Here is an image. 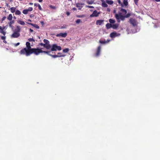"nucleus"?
<instances>
[{"label": "nucleus", "instance_id": "5fc2aeb1", "mask_svg": "<svg viewBox=\"0 0 160 160\" xmlns=\"http://www.w3.org/2000/svg\"><path fill=\"white\" fill-rule=\"evenodd\" d=\"M42 1H43V0H39L38 2H42Z\"/></svg>", "mask_w": 160, "mask_h": 160}, {"label": "nucleus", "instance_id": "37998d69", "mask_svg": "<svg viewBox=\"0 0 160 160\" xmlns=\"http://www.w3.org/2000/svg\"><path fill=\"white\" fill-rule=\"evenodd\" d=\"M6 37L5 36H2L1 37V38L2 40H5L6 39Z\"/></svg>", "mask_w": 160, "mask_h": 160}, {"label": "nucleus", "instance_id": "2eb2a0df", "mask_svg": "<svg viewBox=\"0 0 160 160\" xmlns=\"http://www.w3.org/2000/svg\"><path fill=\"white\" fill-rule=\"evenodd\" d=\"M46 52H49L48 53H46L47 54L51 56L52 58H55L58 57H60L59 55H52L49 54L50 52L51 51H45Z\"/></svg>", "mask_w": 160, "mask_h": 160}, {"label": "nucleus", "instance_id": "864d4df0", "mask_svg": "<svg viewBox=\"0 0 160 160\" xmlns=\"http://www.w3.org/2000/svg\"><path fill=\"white\" fill-rule=\"evenodd\" d=\"M72 10H76V8H72Z\"/></svg>", "mask_w": 160, "mask_h": 160}, {"label": "nucleus", "instance_id": "9d476101", "mask_svg": "<svg viewBox=\"0 0 160 160\" xmlns=\"http://www.w3.org/2000/svg\"><path fill=\"white\" fill-rule=\"evenodd\" d=\"M67 35V33H61L57 34L56 35L57 37H61L63 38H65Z\"/></svg>", "mask_w": 160, "mask_h": 160}, {"label": "nucleus", "instance_id": "58836bf2", "mask_svg": "<svg viewBox=\"0 0 160 160\" xmlns=\"http://www.w3.org/2000/svg\"><path fill=\"white\" fill-rule=\"evenodd\" d=\"M28 40L29 42H35V40L32 38H29L28 39Z\"/></svg>", "mask_w": 160, "mask_h": 160}, {"label": "nucleus", "instance_id": "ea45409f", "mask_svg": "<svg viewBox=\"0 0 160 160\" xmlns=\"http://www.w3.org/2000/svg\"><path fill=\"white\" fill-rule=\"evenodd\" d=\"M86 7L88 8H94V7L93 6H86Z\"/></svg>", "mask_w": 160, "mask_h": 160}, {"label": "nucleus", "instance_id": "412c9836", "mask_svg": "<svg viewBox=\"0 0 160 160\" xmlns=\"http://www.w3.org/2000/svg\"><path fill=\"white\" fill-rule=\"evenodd\" d=\"M13 17L12 15L11 14H10L7 17V19L9 21H11L12 20Z\"/></svg>", "mask_w": 160, "mask_h": 160}, {"label": "nucleus", "instance_id": "f3484780", "mask_svg": "<svg viewBox=\"0 0 160 160\" xmlns=\"http://www.w3.org/2000/svg\"><path fill=\"white\" fill-rule=\"evenodd\" d=\"M119 24H112V28L113 29H116L118 27Z\"/></svg>", "mask_w": 160, "mask_h": 160}, {"label": "nucleus", "instance_id": "7c9ffc66", "mask_svg": "<svg viewBox=\"0 0 160 160\" xmlns=\"http://www.w3.org/2000/svg\"><path fill=\"white\" fill-rule=\"evenodd\" d=\"M28 11L27 9H24L22 11V13L25 14H26L28 13Z\"/></svg>", "mask_w": 160, "mask_h": 160}, {"label": "nucleus", "instance_id": "ddd939ff", "mask_svg": "<svg viewBox=\"0 0 160 160\" xmlns=\"http://www.w3.org/2000/svg\"><path fill=\"white\" fill-rule=\"evenodd\" d=\"M84 4V3H78L76 4V6L79 9H81L82 8V5H83Z\"/></svg>", "mask_w": 160, "mask_h": 160}, {"label": "nucleus", "instance_id": "69168bd1", "mask_svg": "<svg viewBox=\"0 0 160 160\" xmlns=\"http://www.w3.org/2000/svg\"><path fill=\"white\" fill-rule=\"evenodd\" d=\"M58 55H60V54H58Z\"/></svg>", "mask_w": 160, "mask_h": 160}, {"label": "nucleus", "instance_id": "774afa93", "mask_svg": "<svg viewBox=\"0 0 160 160\" xmlns=\"http://www.w3.org/2000/svg\"><path fill=\"white\" fill-rule=\"evenodd\" d=\"M0 28H1V27H0Z\"/></svg>", "mask_w": 160, "mask_h": 160}, {"label": "nucleus", "instance_id": "4468645a", "mask_svg": "<svg viewBox=\"0 0 160 160\" xmlns=\"http://www.w3.org/2000/svg\"><path fill=\"white\" fill-rule=\"evenodd\" d=\"M10 21V22H8V24L10 27L12 28L13 27L12 25L14 23L15 21L13 20H12L11 21Z\"/></svg>", "mask_w": 160, "mask_h": 160}, {"label": "nucleus", "instance_id": "c03bdc74", "mask_svg": "<svg viewBox=\"0 0 160 160\" xmlns=\"http://www.w3.org/2000/svg\"><path fill=\"white\" fill-rule=\"evenodd\" d=\"M138 0H134V2L136 5H137Z\"/></svg>", "mask_w": 160, "mask_h": 160}, {"label": "nucleus", "instance_id": "7ed1b4c3", "mask_svg": "<svg viewBox=\"0 0 160 160\" xmlns=\"http://www.w3.org/2000/svg\"><path fill=\"white\" fill-rule=\"evenodd\" d=\"M20 26H17L15 31L11 35V37L12 38H18L20 36L19 32L20 31Z\"/></svg>", "mask_w": 160, "mask_h": 160}, {"label": "nucleus", "instance_id": "f03ea898", "mask_svg": "<svg viewBox=\"0 0 160 160\" xmlns=\"http://www.w3.org/2000/svg\"><path fill=\"white\" fill-rule=\"evenodd\" d=\"M131 14L130 13H127L125 15H122L121 13H116L115 14V17L116 19L118 22H120V20L123 21L125 18H128L130 17Z\"/></svg>", "mask_w": 160, "mask_h": 160}, {"label": "nucleus", "instance_id": "0e129e2a", "mask_svg": "<svg viewBox=\"0 0 160 160\" xmlns=\"http://www.w3.org/2000/svg\"><path fill=\"white\" fill-rule=\"evenodd\" d=\"M38 38H40V37L39 36H38Z\"/></svg>", "mask_w": 160, "mask_h": 160}, {"label": "nucleus", "instance_id": "6e6d98bb", "mask_svg": "<svg viewBox=\"0 0 160 160\" xmlns=\"http://www.w3.org/2000/svg\"><path fill=\"white\" fill-rule=\"evenodd\" d=\"M3 42L5 43H7V42L5 40L3 41Z\"/></svg>", "mask_w": 160, "mask_h": 160}, {"label": "nucleus", "instance_id": "c9c22d12", "mask_svg": "<svg viewBox=\"0 0 160 160\" xmlns=\"http://www.w3.org/2000/svg\"><path fill=\"white\" fill-rule=\"evenodd\" d=\"M58 54H60V55H59V57H64L66 56V55L64 54H62V53L60 52H58Z\"/></svg>", "mask_w": 160, "mask_h": 160}, {"label": "nucleus", "instance_id": "e2e57ef3", "mask_svg": "<svg viewBox=\"0 0 160 160\" xmlns=\"http://www.w3.org/2000/svg\"><path fill=\"white\" fill-rule=\"evenodd\" d=\"M81 1H85V0H81Z\"/></svg>", "mask_w": 160, "mask_h": 160}, {"label": "nucleus", "instance_id": "a878e982", "mask_svg": "<svg viewBox=\"0 0 160 160\" xmlns=\"http://www.w3.org/2000/svg\"><path fill=\"white\" fill-rule=\"evenodd\" d=\"M18 22L21 25H24L25 24V22H23V21H22L21 20H19L18 21Z\"/></svg>", "mask_w": 160, "mask_h": 160}, {"label": "nucleus", "instance_id": "cd10ccee", "mask_svg": "<svg viewBox=\"0 0 160 160\" xmlns=\"http://www.w3.org/2000/svg\"><path fill=\"white\" fill-rule=\"evenodd\" d=\"M109 21L110 23V24L114 23L115 22V21L113 19H110L109 20Z\"/></svg>", "mask_w": 160, "mask_h": 160}, {"label": "nucleus", "instance_id": "8fccbe9b", "mask_svg": "<svg viewBox=\"0 0 160 160\" xmlns=\"http://www.w3.org/2000/svg\"><path fill=\"white\" fill-rule=\"evenodd\" d=\"M107 11L108 12H110V9L109 8H108L107 9Z\"/></svg>", "mask_w": 160, "mask_h": 160}, {"label": "nucleus", "instance_id": "bb28decb", "mask_svg": "<svg viewBox=\"0 0 160 160\" xmlns=\"http://www.w3.org/2000/svg\"><path fill=\"white\" fill-rule=\"evenodd\" d=\"M15 12L16 15H20L21 14V12L19 10H17Z\"/></svg>", "mask_w": 160, "mask_h": 160}, {"label": "nucleus", "instance_id": "a211bd4d", "mask_svg": "<svg viewBox=\"0 0 160 160\" xmlns=\"http://www.w3.org/2000/svg\"><path fill=\"white\" fill-rule=\"evenodd\" d=\"M106 2L109 5H112L113 3V2L112 0H106Z\"/></svg>", "mask_w": 160, "mask_h": 160}, {"label": "nucleus", "instance_id": "680f3d73", "mask_svg": "<svg viewBox=\"0 0 160 160\" xmlns=\"http://www.w3.org/2000/svg\"><path fill=\"white\" fill-rule=\"evenodd\" d=\"M6 4H7V6H8V3H7Z\"/></svg>", "mask_w": 160, "mask_h": 160}, {"label": "nucleus", "instance_id": "423d86ee", "mask_svg": "<svg viewBox=\"0 0 160 160\" xmlns=\"http://www.w3.org/2000/svg\"><path fill=\"white\" fill-rule=\"evenodd\" d=\"M39 45L41 46H43L46 49L48 50L50 49L51 48V47L50 45H47L44 44L43 43H39Z\"/></svg>", "mask_w": 160, "mask_h": 160}, {"label": "nucleus", "instance_id": "6ab92c4d", "mask_svg": "<svg viewBox=\"0 0 160 160\" xmlns=\"http://www.w3.org/2000/svg\"><path fill=\"white\" fill-rule=\"evenodd\" d=\"M120 11L122 12L123 15H125L127 13V10L125 9L121 8L120 10Z\"/></svg>", "mask_w": 160, "mask_h": 160}, {"label": "nucleus", "instance_id": "393cba45", "mask_svg": "<svg viewBox=\"0 0 160 160\" xmlns=\"http://www.w3.org/2000/svg\"><path fill=\"white\" fill-rule=\"evenodd\" d=\"M122 4L123 5H124L125 6H127L128 4V0H123V3Z\"/></svg>", "mask_w": 160, "mask_h": 160}, {"label": "nucleus", "instance_id": "3c124183", "mask_svg": "<svg viewBox=\"0 0 160 160\" xmlns=\"http://www.w3.org/2000/svg\"><path fill=\"white\" fill-rule=\"evenodd\" d=\"M39 4L38 3H35L34 4V5L35 6H38V5Z\"/></svg>", "mask_w": 160, "mask_h": 160}, {"label": "nucleus", "instance_id": "20e7f679", "mask_svg": "<svg viewBox=\"0 0 160 160\" xmlns=\"http://www.w3.org/2000/svg\"><path fill=\"white\" fill-rule=\"evenodd\" d=\"M61 50V48L60 46H58L56 44H53L52 45L51 48V51H55L58 50L59 51Z\"/></svg>", "mask_w": 160, "mask_h": 160}, {"label": "nucleus", "instance_id": "de8ad7c7", "mask_svg": "<svg viewBox=\"0 0 160 160\" xmlns=\"http://www.w3.org/2000/svg\"><path fill=\"white\" fill-rule=\"evenodd\" d=\"M0 27L1 28H0V29H2L3 30H4V29L5 28V27H2L0 26Z\"/></svg>", "mask_w": 160, "mask_h": 160}, {"label": "nucleus", "instance_id": "4d7b16f0", "mask_svg": "<svg viewBox=\"0 0 160 160\" xmlns=\"http://www.w3.org/2000/svg\"><path fill=\"white\" fill-rule=\"evenodd\" d=\"M28 21L30 22H31V20L30 19H28Z\"/></svg>", "mask_w": 160, "mask_h": 160}, {"label": "nucleus", "instance_id": "bf43d9fd", "mask_svg": "<svg viewBox=\"0 0 160 160\" xmlns=\"http://www.w3.org/2000/svg\"><path fill=\"white\" fill-rule=\"evenodd\" d=\"M13 18L15 19H16V17H15V16H14L13 17Z\"/></svg>", "mask_w": 160, "mask_h": 160}, {"label": "nucleus", "instance_id": "f8f14e48", "mask_svg": "<svg viewBox=\"0 0 160 160\" xmlns=\"http://www.w3.org/2000/svg\"><path fill=\"white\" fill-rule=\"evenodd\" d=\"M110 41V40H107V41H105V40H99V42L101 44H105L107 43L108 42Z\"/></svg>", "mask_w": 160, "mask_h": 160}, {"label": "nucleus", "instance_id": "4c0bfd02", "mask_svg": "<svg viewBox=\"0 0 160 160\" xmlns=\"http://www.w3.org/2000/svg\"><path fill=\"white\" fill-rule=\"evenodd\" d=\"M76 23L77 24H78L81 22V20L80 19H77L76 21Z\"/></svg>", "mask_w": 160, "mask_h": 160}, {"label": "nucleus", "instance_id": "b1692460", "mask_svg": "<svg viewBox=\"0 0 160 160\" xmlns=\"http://www.w3.org/2000/svg\"><path fill=\"white\" fill-rule=\"evenodd\" d=\"M16 8L15 7H12L10 8V11L12 13H13L16 11Z\"/></svg>", "mask_w": 160, "mask_h": 160}, {"label": "nucleus", "instance_id": "c756f323", "mask_svg": "<svg viewBox=\"0 0 160 160\" xmlns=\"http://www.w3.org/2000/svg\"><path fill=\"white\" fill-rule=\"evenodd\" d=\"M69 51V49L68 48H66L63 50V52L64 53L68 52Z\"/></svg>", "mask_w": 160, "mask_h": 160}, {"label": "nucleus", "instance_id": "0eeeda50", "mask_svg": "<svg viewBox=\"0 0 160 160\" xmlns=\"http://www.w3.org/2000/svg\"><path fill=\"white\" fill-rule=\"evenodd\" d=\"M130 22L134 27L137 25L136 21L132 18H131L129 20Z\"/></svg>", "mask_w": 160, "mask_h": 160}, {"label": "nucleus", "instance_id": "9b49d317", "mask_svg": "<svg viewBox=\"0 0 160 160\" xmlns=\"http://www.w3.org/2000/svg\"><path fill=\"white\" fill-rule=\"evenodd\" d=\"M101 1L102 2V7L104 8H107L108 7V5L106 3V1L104 0H101Z\"/></svg>", "mask_w": 160, "mask_h": 160}, {"label": "nucleus", "instance_id": "1a4fd4ad", "mask_svg": "<svg viewBox=\"0 0 160 160\" xmlns=\"http://www.w3.org/2000/svg\"><path fill=\"white\" fill-rule=\"evenodd\" d=\"M101 47L100 46H99L97 50L96 53L95 54V56L96 57H98L100 54V50Z\"/></svg>", "mask_w": 160, "mask_h": 160}, {"label": "nucleus", "instance_id": "5701e85b", "mask_svg": "<svg viewBox=\"0 0 160 160\" xmlns=\"http://www.w3.org/2000/svg\"><path fill=\"white\" fill-rule=\"evenodd\" d=\"M43 42L45 43L44 44L47 45H50L49 44V42L48 40L46 39H44L43 40Z\"/></svg>", "mask_w": 160, "mask_h": 160}, {"label": "nucleus", "instance_id": "4be33fe9", "mask_svg": "<svg viewBox=\"0 0 160 160\" xmlns=\"http://www.w3.org/2000/svg\"><path fill=\"white\" fill-rule=\"evenodd\" d=\"M106 27L107 29H109L112 28V24L110 23H108L106 25Z\"/></svg>", "mask_w": 160, "mask_h": 160}, {"label": "nucleus", "instance_id": "e433bc0d", "mask_svg": "<svg viewBox=\"0 0 160 160\" xmlns=\"http://www.w3.org/2000/svg\"><path fill=\"white\" fill-rule=\"evenodd\" d=\"M33 8L32 7H29L28 9H27L28 11H31L32 10Z\"/></svg>", "mask_w": 160, "mask_h": 160}, {"label": "nucleus", "instance_id": "f704fd0d", "mask_svg": "<svg viewBox=\"0 0 160 160\" xmlns=\"http://www.w3.org/2000/svg\"><path fill=\"white\" fill-rule=\"evenodd\" d=\"M117 2L122 7L123 6L122 3L121 2L120 0H118Z\"/></svg>", "mask_w": 160, "mask_h": 160}, {"label": "nucleus", "instance_id": "49530a36", "mask_svg": "<svg viewBox=\"0 0 160 160\" xmlns=\"http://www.w3.org/2000/svg\"><path fill=\"white\" fill-rule=\"evenodd\" d=\"M66 14L68 16H69L70 14V13L68 12H66Z\"/></svg>", "mask_w": 160, "mask_h": 160}, {"label": "nucleus", "instance_id": "dca6fc26", "mask_svg": "<svg viewBox=\"0 0 160 160\" xmlns=\"http://www.w3.org/2000/svg\"><path fill=\"white\" fill-rule=\"evenodd\" d=\"M104 22V20H98L96 21V24L97 25H100L102 24V22Z\"/></svg>", "mask_w": 160, "mask_h": 160}, {"label": "nucleus", "instance_id": "a18cd8bd", "mask_svg": "<svg viewBox=\"0 0 160 160\" xmlns=\"http://www.w3.org/2000/svg\"><path fill=\"white\" fill-rule=\"evenodd\" d=\"M84 16H83V15H77V17L78 18H82Z\"/></svg>", "mask_w": 160, "mask_h": 160}, {"label": "nucleus", "instance_id": "c85d7f7f", "mask_svg": "<svg viewBox=\"0 0 160 160\" xmlns=\"http://www.w3.org/2000/svg\"><path fill=\"white\" fill-rule=\"evenodd\" d=\"M0 33L2 34L4 36H5L6 34V32L2 29H0Z\"/></svg>", "mask_w": 160, "mask_h": 160}, {"label": "nucleus", "instance_id": "052dcab7", "mask_svg": "<svg viewBox=\"0 0 160 160\" xmlns=\"http://www.w3.org/2000/svg\"><path fill=\"white\" fill-rule=\"evenodd\" d=\"M113 12L114 13H116V11L115 10H114L113 11Z\"/></svg>", "mask_w": 160, "mask_h": 160}, {"label": "nucleus", "instance_id": "473e14b6", "mask_svg": "<svg viewBox=\"0 0 160 160\" xmlns=\"http://www.w3.org/2000/svg\"><path fill=\"white\" fill-rule=\"evenodd\" d=\"M49 7H50V8H51V9H56V7L54 6H52V5H50L49 6Z\"/></svg>", "mask_w": 160, "mask_h": 160}, {"label": "nucleus", "instance_id": "39448f33", "mask_svg": "<svg viewBox=\"0 0 160 160\" xmlns=\"http://www.w3.org/2000/svg\"><path fill=\"white\" fill-rule=\"evenodd\" d=\"M100 14V12H97V11L96 10L94 11L90 15V17H98Z\"/></svg>", "mask_w": 160, "mask_h": 160}, {"label": "nucleus", "instance_id": "338daca9", "mask_svg": "<svg viewBox=\"0 0 160 160\" xmlns=\"http://www.w3.org/2000/svg\"><path fill=\"white\" fill-rule=\"evenodd\" d=\"M30 16L31 17H32V15H31Z\"/></svg>", "mask_w": 160, "mask_h": 160}, {"label": "nucleus", "instance_id": "72a5a7b5", "mask_svg": "<svg viewBox=\"0 0 160 160\" xmlns=\"http://www.w3.org/2000/svg\"><path fill=\"white\" fill-rule=\"evenodd\" d=\"M6 16L3 17L0 20V22L1 23H2L6 19Z\"/></svg>", "mask_w": 160, "mask_h": 160}, {"label": "nucleus", "instance_id": "f257e3e1", "mask_svg": "<svg viewBox=\"0 0 160 160\" xmlns=\"http://www.w3.org/2000/svg\"><path fill=\"white\" fill-rule=\"evenodd\" d=\"M26 45L27 48H24L20 51V54L25 55L26 56H28L32 53L37 55L40 53L44 52L45 53H48L49 52L42 51V48H32L30 43L28 42H26Z\"/></svg>", "mask_w": 160, "mask_h": 160}, {"label": "nucleus", "instance_id": "13d9d810", "mask_svg": "<svg viewBox=\"0 0 160 160\" xmlns=\"http://www.w3.org/2000/svg\"><path fill=\"white\" fill-rule=\"evenodd\" d=\"M29 4L31 5H32L33 4V3H29Z\"/></svg>", "mask_w": 160, "mask_h": 160}, {"label": "nucleus", "instance_id": "79ce46f5", "mask_svg": "<svg viewBox=\"0 0 160 160\" xmlns=\"http://www.w3.org/2000/svg\"><path fill=\"white\" fill-rule=\"evenodd\" d=\"M38 9L40 10H42V8H41L40 5L39 4L38 5Z\"/></svg>", "mask_w": 160, "mask_h": 160}, {"label": "nucleus", "instance_id": "a19ab883", "mask_svg": "<svg viewBox=\"0 0 160 160\" xmlns=\"http://www.w3.org/2000/svg\"><path fill=\"white\" fill-rule=\"evenodd\" d=\"M67 27V26L66 25H64L63 26H62L61 27V28H66Z\"/></svg>", "mask_w": 160, "mask_h": 160}, {"label": "nucleus", "instance_id": "6e6552de", "mask_svg": "<svg viewBox=\"0 0 160 160\" xmlns=\"http://www.w3.org/2000/svg\"><path fill=\"white\" fill-rule=\"evenodd\" d=\"M120 35L119 33H117L116 32H112L110 34V37L111 38H114L116 37L119 36Z\"/></svg>", "mask_w": 160, "mask_h": 160}, {"label": "nucleus", "instance_id": "09e8293b", "mask_svg": "<svg viewBox=\"0 0 160 160\" xmlns=\"http://www.w3.org/2000/svg\"><path fill=\"white\" fill-rule=\"evenodd\" d=\"M19 44H20V43L19 42H18L17 43H16L15 44V46H17L19 45Z\"/></svg>", "mask_w": 160, "mask_h": 160}, {"label": "nucleus", "instance_id": "aec40b11", "mask_svg": "<svg viewBox=\"0 0 160 160\" xmlns=\"http://www.w3.org/2000/svg\"><path fill=\"white\" fill-rule=\"evenodd\" d=\"M28 23L32 26H33L34 27L38 29L39 28V26L37 24H33L32 23Z\"/></svg>", "mask_w": 160, "mask_h": 160}, {"label": "nucleus", "instance_id": "2f4dec72", "mask_svg": "<svg viewBox=\"0 0 160 160\" xmlns=\"http://www.w3.org/2000/svg\"><path fill=\"white\" fill-rule=\"evenodd\" d=\"M87 3H88L89 4H92L94 2H93V1H92V0H91L90 1H87Z\"/></svg>", "mask_w": 160, "mask_h": 160}, {"label": "nucleus", "instance_id": "603ef678", "mask_svg": "<svg viewBox=\"0 0 160 160\" xmlns=\"http://www.w3.org/2000/svg\"><path fill=\"white\" fill-rule=\"evenodd\" d=\"M29 31L31 32H32L33 31L32 29L31 28H30L29 29Z\"/></svg>", "mask_w": 160, "mask_h": 160}]
</instances>
